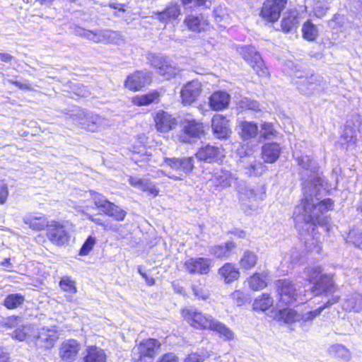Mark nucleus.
Returning <instances> with one entry per match:
<instances>
[{"instance_id":"7c9ffc66","label":"nucleus","mask_w":362,"mask_h":362,"mask_svg":"<svg viewBox=\"0 0 362 362\" xmlns=\"http://www.w3.org/2000/svg\"><path fill=\"white\" fill-rule=\"evenodd\" d=\"M298 314L296 310L284 308L279 310L275 314L274 318L277 321L286 324L293 323L297 321Z\"/></svg>"},{"instance_id":"58836bf2","label":"nucleus","mask_w":362,"mask_h":362,"mask_svg":"<svg viewBox=\"0 0 362 362\" xmlns=\"http://www.w3.org/2000/svg\"><path fill=\"white\" fill-rule=\"evenodd\" d=\"M185 23L190 30L198 33L204 30V26L206 25L203 18L194 16L186 17Z\"/></svg>"},{"instance_id":"680f3d73","label":"nucleus","mask_w":362,"mask_h":362,"mask_svg":"<svg viewBox=\"0 0 362 362\" xmlns=\"http://www.w3.org/2000/svg\"><path fill=\"white\" fill-rule=\"evenodd\" d=\"M12 56L7 53H1L0 52V61L4 62H8L11 60Z\"/></svg>"},{"instance_id":"393cba45","label":"nucleus","mask_w":362,"mask_h":362,"mask_svg":"<svg viewBox=\"0 0 362 362\" xmlns=\"http://www.w3.org/2000/svg\"><path fill=\"white\" fill-rule=\"evenodd\" d=\"M230 95L224 91H216L209 98V105L215 110H222L228 107Z\"/></svg>"},{"instance_id":"e433bc0d","label":"nucleus","mask_w":362,"mask_h":362,"mask_svg":"<svg viewBox=\"0 0 362 362\" xmlns=\"http://www.w3.org/2000/svg\"><path fill=\"white\" fill-rule=\"evenodd\" d=\"M250 66L259 76H264L268 74L267 69L261 57L257 53H255L253 56L250 55Z\"/></svg>"},{"instance_id":"864d4df0","label":"nucleus","mask_w":362,"mask_h":362,"mask_svg":"<svg viewBox=\"0 0 362 362\" xmlns=\"http://www.w3.org/2000/svg\"><path fill=\"white\" fill-rule=\"evenodd\" d=\"M322 312V310L320 308V307L317 308V309H315L314 310H310L305 314V321H312L316 317L319 316Z\"/></svg>"},{"instance_id":"20e7f679","label":"nucleus","mask_w":362,"mask_h":362,"mask_svg":"<svg viewBox=\"0 0 362 362\" xmlns=\"http://www.w3.org/2000/svg\"><path fill=\"white\" fill-rule=\"evenodd\" d=\"M76 33L95 43L120 45L124 41L120 33L110 30H96L92 31L78 28L76 30Z\"/></svg>"},{"instance_id":"09e8293b","label":"nucleus","mask_w":362,"mask_h":362,"mask_svg":"<svg viewBox=\"0 0 362 362\" xmlns=\"http://www.w3.org/2000/svg\"><path fill=\"white\" fill-rule=\"evenodd\" d=\"M179 358L175 354L169 352L160 356L156 362H178Z\"/></svg>"},{"instance_id":"7ed1b4c3","label":"nucleus","mask_w":362,"mask_h":362,"mask_svg":"<svg viewBox=\"0 0 362 362\" xmlns=\"http://www.w3.org/2000/svg\"><path fill=\"white\" fill-rule=\"evenodd\" d=\"M164 162L170 167L167 177L174 180H183L194 168L193 157L165 158Z\"/></svg>"},{"instance_id":"9d476101","label":"nucleus","mask_w":362,"mask_h":362,"mask_svg":"<svg viewBox=\"0 0 362 362\" xmlns=\"http://www.w3.org/2000/svg\"><path fill=\"white\" fill-rule=\"evenodd\" d=\"M288 0H265L260 10V16L269 23L277 22L286 8Z\"/></svg>"},{"instance_id":"49530a36","label":"nucleus","mask_w":362,"mask_h":362,"mask_svg":"<svg viewBox=\"0 0 362 362\" xmlns=\"http://www.w3.org/2000/svg\"><path fill=\"white\" fill-rule=\"evenodd\" d=\"M95 242V238L94 237L89 236L82 245L79 252V255L82 256L88 255V252L93 249Z\"/></svg>"},{"instance_id":"6e6d98bb","label":"nucleus","mask_w":362,"mask_h":362,"mask_svg":"<svg viewBox=\"0 0 362 362\" xmlns=\"http://www.w3.org/2000/svg\"><path fill=\"white\" fill-rule=\"evenodd\" d=\"M340 297L339 296H332L331 298L328 299L323 305H322L320 308L323 311L325 308L337 303L339 301Z\"/></svg>"},{"instance_id":"412c9836","label":"nucleus","mask_w":362,"mask_h":362,"mask_svg":"<svg viewBox=\"0 0 362 362\" xmlns=\"http://www.w3.org/2000/svg\"><path fill=\"white\" fill-rule=\"evenodd\" d=\"M211 127L218 139H226L230 134L228 120L221 115H215L213 117Z\"/></svg>"},{"instance_id":"0eeeda50","label":"nucleus","mask_w":362,"mask_h":362,"mask_svg":"<svg viewBox=\"0 0 362 362\" xmlns=\"http://www.w3.org/2000/svg\"><path fill=\"white\" fill-rule=\"evenodd\" d=\"M181 315L190 326L196 329H209L214 317L193 307L185 308Z\"/></svg>"},{"instance_id":"423d86ee","label":"nucleus","mask_w":362,"mask_h":362,"mask_svg":"<svg viewBox=\"0 0 362 362\" xmlns=\"http://www.w3.org/2000/svg\"><path fill=\"white\" fill-rule=\"evenodd\" d=\"M73 120L81 126L82 129L92 132H97L101 128L110 125L109 121L98 115L86 114L83 110H78L73 115Z\"/></svg>"},{"instance_id":"e2e57ef3","label":"nucleus","mask_w":362,"mask_h":362,"mask_svg":"<svg viewBox=\"0 0 362 362\" xmlns=\"http://www.w3.org/2000/svg\"><path fill=\"white\" fill-rule=\"evenodd\" d=\"M240 264L243 267H244L246 269L249 268V258L246 255L241 259Z\"/></svg>"},{"instance_id":"0e129e2a","label":"nucleus","mask_w":362,"mask_h":362,"mask_svg":"<svg viewBox=\"0 0 362 362\" xmlns=\"http://www.w3.org/2000/svg\"><path fill=\"white\" fill-rule=\"evenodd\" d=\"M193 5L194 6H207L206 0H194Z\"/></svg>"},{"instance_id":"ddd939ff","label":"nucleus","mask_w":362,"mask_h":362,"mask_svg":"<svg viewBox=\"0 0 362 362\" xmlns=\"http://www.w3.org/2000/svg\"><path fill=\"white\" fill-rule=\"evenodd\" d=\"M337 287L331 276L321 274L313 283L312 291L316 292L317 295H328L334 293Z\"/></svg>"},{"instance_id":"052dcab7","label":"nucleus","mask_w":362,"mask_h":362,"mask_svg":"<svg viewBox=\"0 0 362 362\" xmlns=\"http://www.w3.org/2000/svg\"><path fill=\"white\" fill-rule=\"evenodd\" d=\"M88 219L91 221L94 222L97 225L102 226L104 229L107 228V224H105L103 221L99 218H94L93 216H89Z\"/></svg>"},{"instance_id":"4468645a","label":"nucleus","mask_w":362,"mask_h":362,"mask_svg":"<svg viewBox=\"0 0 362 362\" xmlns=\"http://www.w3.org/2000/svg\"><path fill=\"white\" fill-rule=\"evenodd\" d=\"M202 84L197 80L188 82L181 90L180 95L184 105H191L199 96Z\"/></svg>"},{"instance_id":"9b49d317","label":"nucleus","mask_w":362,"mask_h":362,"mask_svg":"<svg viewBox=\"0 0 362 362\" xmlns=\"http://www.w3.org/2000/svg\"><path fill=\"white\" fill-rule=\"evenodd\" d=\"M49 240L55 245H63L68 243L69 235L64 226L56 221H52L47 228V232Z\"/></svg>"},{"instance_id":"de8ad7c7","label":"nucleus","mask_w":362,"mask_h":362,"mask_svg":"<svg viewBox=\"0 0 362 362\" xmlns=\"http://www.w3.org/2000/svg\"><path fill=\"white\" fill-rule=\"evenodd\" d=\"M194 296L202 300H206L209 298L210 293L205 286H192Z\"/></svg>"},{"instance_id":"ea45409f","label":"nucleus","mask_w":362,"mask_h":362,"mask_svg":"<svg viewBox=\"0 0 362 362\" xmlns=\"http://www.w3.org/2000/svg\"><path fill=\"white\" fill-rule=\"evenodd\" d=\"M159 94L157 92L150 93L148 94L136 95L132 98V103L139 106L148 105L151 103L157 101Z\"/></svg>"},{"instance_id":"69168bd1","label":"nucleus","mask_w":362,"mask_h":362,"mask_svg":"<svg viewBox=\"0 0 362 362\" xmlns=\"http://www.w3.org/2000/svg\"><path fill=\"white\" fill-rule=\"evenodd\" d=\"M247 189H245L243 192V191H241L240 187L238 188V192L240 194V199H241L243 201L247 199Z\"/></svg>"},{"instance_id":"4d7b16f0","label":"nucleus","mask_w":362,"mask_h":362,"mask_svg":"<svg viewBox=\"0 0 362 362\" xmlns=\"http://www.w3.org/2000/svg\"><path fill=\"white\" fill-rule=\"evenodd\" d=\"M12 83L22 90H32L30 85L28 81H12Z\"/></svg>"},{"instance_id":"f03ea898","label":"nucleus","mask_w":362,"mask_h":362,"mask_svg":"<svg viewBox=\"0 0 362 362\" xmlns=\"http://www.w3.org/2000/svg\"><path fill=\"white\" fill-rule=\"evenodd\" d=\"M162 343L156 339H143L132 351V358L134 362H153L158 354Z\"/></svg>"},{"instance_id":"2eb2a0df","label":"nucleus","mask_w":362,"mask_h":362,"mask_svg":"<svg viewBox=\"0 0 362 362\" xmlns=\"http://www.w3.org/2000/svg\"><path fill=\"white\" fill-rule=\"evenodd\" d=\"M211 262L208 258H190L185 261L184 267L190 274H206L210 270Z\"/></svg>"},{"instance_id":"774afa93","label":"nucleus","mask_w":362,"mask_h":362,"mask_svg":"<svg viewBox=\"0 0 362 362\" xmlns=\"http://www.w3.org/2000/svg\"><path fill=\"white\" fill-rule=\"evenodd\" d=\"M167 173H168V172H167V173H165V172H164V171H163V170H158V171L156 173V174L152 175L151 176H152L153 177H154V178H160V177H163V176H167V175H166V174H167Z\"/></svg>"},{"instance_id":"39448f33","label":"nucleus","mask_w":362,"mask_h":362,"mask_svg":"<svg viewBox=\"0 0 362 362\" xmlns=\"http://www.w3.org/2000/svg\"><path fill=\"white\" fill-rule=\"evenodd\" d=\"M275 286L279 301L283 305L288 306L298 300L299 293L293 280L280 279L275 281Z\"/></svg>"},{"instance_id":"6ab92c4d","label":"nucleus","mask_w":362,"mask_h":362,"mask_svg":"<svg viewBox=\"0 0 362 362\" xmlns=\"http://www.w3.org/2000/svg\"><path fill=\"white\" fill-rule=\"evenodd\" d=\"M59 338L57 332L54 328L42 327L38 330L36 344L45 349L52 348Z\"/></svg>"},{"instance_id":"1a4fd4ad","label":"nucleus","mask_w":362,"mask_h":362,"mask_svg":"<svg viewBox=\"0 0 362 362\" xmlns=\"http://www.w3.org/2000/svg\"><path fill=\"white\" fill-rule=\"evenodd\" d=\"M92 196L95 205L105 215L112 217L117 221L124 220L127 215L126 211L123 210L112 202H110L104 196L99 193L94 192Z\"/></svg>"},{"instance_id":"a211bd4d","label":"nucleus","mask_w":362,"mask_h":362,"mask_svg":"<svg viewBox=\"0 0 362 362\" xmlns=\"http://www.w3.org/2000/svg\"><path fill=\"white\" fill-rule=\"evenodd\" d=\"M6 325L10 327H16L12 333V337L18 341L25 340L27 335L31 332L30 326L23 323L22 319L19 317L11 316L8 317Z\"/></svg>"},{"instance_id":"dca6fc26","label":"nucleus","mask_w":362,"mask_h":362,"mask_svg":"<svg viewBox=\"0 0 362 362\" xmlns=\"http://www.w3.org/2000/svg\"><path fill=\"white\" fill-rule=\"evenodd\" d=\"M150 82L151 73L149 71H138L127 77L124 86L131 90H138Z\"/></svg>"},{"instance_id":"3c124183","label":"nucleus","mask_w":362,"mask_h":362,"mask_svg":"<svg viewBox=\"0 0 362 362\" xmlns=\"http://www.w3.org/2000/svg\"><path fill=\"white\" fill-rule=\"evenodd\" d=\"M230 298L234 301V303L238 306L244 303L245 298L243 293L240 291H235V292L231 293Z\"/></svg>"},{"instance_id":"a878e982","label":"nucleus","mask_w":362,"mask_h":362,"mask_svg":"<svg viewBox=\"0 0 362 362\" xmlns=\"http://www.w3.org/2000/svg\"><path fill=\"white\" fill-rule=\"evenodd\" d=\"M83 354V362H106L104 350L96 346H88Z\"/></svg>"},{"instance_id":"cd10ccee","label":"nucleus","mask_w":362,"mask_h":362,"mask_svg":"<svg viewBox=\"0 0 362 362\" xmlns=\"http://www.w3.org/2000/svg\"><path fill=\"white\" fill-rule=\"evenodd\" d=\"M184 133L189 137H199L204 134L203 124L194 119L186 120L183 122Z\"/></svg>"},{"instance_id":"5701e85b","label":"nucleus","mask_w":362,"mask_h":362,"mask_svg":"<svg viewBox=\"0 0 362 362\" xmlns=\"http://www.w3.org/2000/svg\"><path fill=\"white\" fill-rule=\"evenodd\" d=\"M276 132L272 123L264 122L261 125V129L258 131V127L256 124L250 122V137H257L261 140H267L274 137Z\"/></svg>"},{"instance_id":"c756f323","label":"nucleus","mask_w":362,"mask_h":362,"mask_svg":"<svg viewBox=\"0 0 362 362\" xmlns=\"http://www.w3.org/2000/svg\"><path fill=\"white\" fill-rule=\"evenodd\" d=\"M274 305V299L271 294L264 293L255 299L252 309L256 311H266Z\"/></svg>"},{"instance_id":"c85d7f7f","label":"nucleus","mask_w":362,"mask_h":362,"mask_svg":"<svg viewBox=\"0 0 362 362\" xmlns=\"http://www.w3.org/2000/svg\"><path fill=\"white\" fill-rule=\"evenodd\" d=\"M156 14L158 16L156 18L162 22L175 20L181 14L180 7L177 4H171L163 11L158 12Z\"/></svg>"},{"instance_id":"f3484780","label":"nucleus","mask_w":362,"mask_h":362,"mask_svg":"<svg viewBox=\"0 0 362 362\" xmlns=\"http://www.w3.org/2000/svg\"><path fill=\"white\" fill-rule=\"evenodd\" d=\"M154 121L156 129L161 133L168 132L177 125L176 119L172 115L163 110L156 112Z\"/></svg>"},{"instance_id":"4be33fe9","label":"nucleus","mask_w":362,"mask_h":362,"mask_svg":"<svg viewBox=\"0 0 362 362\" xmlns=\"http://www.w3.org/2000/svg\"><path fill=\"white\" fill-rule=\"evenodd\" d=\"M129 182L132 187L147 192L153 197H156L158 194V189L148 179L141 178L136 176H129Z\"/></svg>"},{"instance_id":"a18cd8bd","label":"nucleus","mask_w":362,"mask_h":362,"mask_svg":"<svg viewBox=\"0 0 362 362\" xmlns=\"http://www.w3.org/2000/svg\"><path fill=\"white\" fill-rule=\"evenodd\" d=\"M350 241L356 246L362 250V232L352 230L348 235Z\"/></svg>"},{"instance_id":"5fc2aeb1","label":"nucleus","mask_w":362,"mask_h":362,"mask_svg":"<svg viewBox=\"0 0 362 362\" xmlns=\"http://www.w3.org/2000/svg\"><path fill=\"white\" fill-rule=\"evenodd\" d=\"M8 196V187L6 185H3L0 187V204H4L7 199Z\"/></svg>"},{"instance_id":"6e6552de","label":"nucleus","mask_w":362,"mask_h":362,"mask_svg":"<svg viewBox=\"0 0 362 362\" xmlns=\"http://www.w3.org/2000/svg\"><path fill=\"white\" fill-rule=\"evenodd\" d=\"M148 59L151 65L157 69L158 74L166 79L174 77L180 72L175 64L163 55L149 54Z\"/></svg>"},{"instance_id":"c9c22d12","label":"nucleus","mask_w":362,"mask_h":362,"mask_svg":"<svg viewBox=\"0 0 362 362\" xmlns=\"http://www.w3.org/2000/svg\"><path fill=\"white\" fill-rule=\"evenodd\" d=\"M329 354L332 356L344 361H349L351 358V352L349 349L342 344H336L329 349Z\"/></svg>"},{"instance_id":"a19ab883","label":"nucleus","mask_w":362,"mask_h":362,"mask_svg":"<svg viewBox=\"0 0 362 362\" xmlns=\"http://www.w3.org/2000/svg\"><path fill=\"white\" fill-rule=\"evenodd\" d=\"M298 25V18L296 15L290 13L284 17L281 22V28L284 33L291 32Z\"/></svg>"},{"instance_id":"2f4dec72","label":"nucleus","mask_w":362,"mask_h":362,"mask_svg":"<svg viewBox=\"0 0 362 362\" xmlns=\"http://www.w3.org/2000/svg\"><path fill=\"white\" fill-rule=\"evenodd\" d=\"M209 329L216 332L221 337L225 340H231L234 338L233 332L223 323L218 321L215 318L213 319Z\"/></svg>"},{"instance_id":"c03bdc74","label":"nucleus","mask_w":362,"mask_h":362,"mask_svg":"<svg viewBox=\"0 0 362 362\" xmlns=\"http://www.w3.org/2000/svg\"><path fill=\"white\" fill-rule=\"evenodd\" d=\"M234 247L232 243H227L224 245H217L211 249V253L218 258L228 257L230 251Z\"/></svg>"},{"instance_id":"338daca9","label":"nucleus","mask_w":362,"mask_h":362,"mask_svg":"<svg viewBox=\"0 0 362 362\" xmlns=\"http://www.w3.org/2000/svg\"><path fill=\"white\" fill-rule=\"evenodd\" d=\"M9 356L7 354L0 352V362H8Z\"/></svg>"},{"instance_id":"72a5a7b5","label":"nucleus","mask_w":362,"mask_h":362,"mask_svg":"<svg viewBox=\"0 0 362 362\" xmlns=\"http://www.w3.org/2000/svg\"><path fill=\"white\" fill-rule=\"evenodd\" d=\"M23 221L26 225L35 230H43L46 226L48 228L49 223L45 216H28L23 218Z\"/></svg>"},{"instance_id":"603ef678","label":"nucleus","mask_w":362,"mask_h":362,"mask_svg":"<svg viewBox=\"0 0 362 362\" xmlns=\"http://www.w3.org/2000/svg\"><path fill=\"white\" fill-rule=\"evenodd\" d=\"M74 89L75 94L78 96L84 98L89 95V92L86 88L80 83L75 84Z\"/></svg>"},{"instance_id":"f8f14e48","label":"nucleus","mask_w":362,"mask_h":362,"mask_svg":"<svg viewBox=\"0 0 362 362\" xmlns=\"http://www.w3.org/2000/svg\"><path fill=\"white\" fill-rule=\"evenodd\" d=\"M81 344L75 339H67L61 344L59 356L66 362L74 361L81 350Z\"/></svg>"},{"instance_id":"8fccbe9b","label":"nucleus","mask_w":362,"mask_h":362,"mask_svg":"<svg viewBox=\"0 0 362 362\" xmlns=\"http://www.w3.org/2000/svg\"><path fill=\"white\" fill-rule=\"evenodd\" d=\"M239 134L244 140L249 139V122H242L239 126Z\"/></svg>"},{"instance_id":"37998d69","label":"nucleus","mask_w":362,"mask_h":362,"mask_svg":"<svg viewBox=\"0 0 362 362\" xmlns=\"http://www.w3.org/2000/svg\"><path fill=\"white\" fill-rule=\"evenodd\" d=\"M59 285L64 292L69 293H76L77 292L76 281L71 276H64L62 277Z\"/></svg>"},{"instance_id":"bf43d9fd","label":"nucleus","mask_w":362,"mask_h":362,"mask_svg":"<svg viewBox=\"0 0 362 362\" xmlns=\"http://www.w3.org/2000/svg\"><path fill=\"white\" fill-rule=\"evenodd\" d=\"M185 362H201V358L197 354H191L185 358Z\"/></svg>"},{"instance_id":"79ce46f5","label":"nucleus","mask_w":362,"mask_h":362,"mask_svg":"<svg viewBox=\"0 0 362 362\" xmlns=\"http://www.w3.org/2000/svg\"><path fill=\"white\" fill-rule=\"evenodd\" d=\"M267 281L266 275L255 273L250 276V288L255 291L262 290L266 288Z\"/></svg>"},{"instance_id":"aec40b11","label":"nucleus","mask_w":362,"mask_h":362,"mask_svg":"<svg viewBox=\"0 0 362 362\" xmlns=\"http://www.w3.org/2000/svg\"><path fill=\"white\" fill-rule=\"evenodd\" d=\"M223 156L221 148L211 145L201 147L196 153V157L202 161L206 163L218 162Z\"/></svg>"},{"instance_id":"13d9d810","label":"nucleus","mask_w":362,"mask_h":362,"mask_svg":"<svg viewBox=\"0 0 362 362\" xmlns=\"http://www.w3.org/2000/svg\"><path fill=\"white\" fill-rule=\"evenodd\" d=\"M139 273L145 279L146 284L149 286H152L155 283V280L153 277L148 276L147 274L143 272L140 267L138 268Z\"/></svg>"},{"instance_id":"bb28decb","label":"nucleus","mask_w":362,"mask_h":362,"mask_svg":"<svg viewBox=\"0 0 362 362\" xmlns=\"http://www.w3.org/2000/svg\"><path fill=\"white\" fill-rule=\"evenodd\" d=\"M235 180V177L230 171L221 170L214 175L212 182L216 187L225 189L230 187Z\"/></svg>"},{"instance_id":"4c0bfd02","label":"nucleus","mask_w":362,"mask_h":362,"mask_svg":"<svg viewBox=\"0 0 362 362\" xmlns=\"http://www.w3.org/2000/svg\"><path fill=\"white\" fill-rule=\"evenodd\" d=\"M24 301L25 296L21 293H11L5 298L4 305L8 309H15L21 306Z\"/></svg>"},{"instance_id":"473e14b6","label":"nucleus","mask_w":362,"mask_h":362,"mask_svg":"<svg viewBox=\"0 0 362 362\" xmlns=\"http://www.w3.org/2000/svg\"><path fill=\"white\" fill-rule=\"evenodd\" d=\"M218 274L226 283L236 280L240 274L238 270L230 263H226L220 268Z\"/></svg>"},{"instance_id":"f257e3e1","label":"nucleus","mask_w":362,"mask_h":362,"mask_svg":"<svg viewBox=\"0 0 362 362\" xmlns=\"http://www.w3.org/2000/svg\"><path fill=\"white\" fill-rule=\"evenodd\" d=\"M334 208V202L331 198L319 200L312 194H307L300 199L299 204L296 206L298 212L294 213L293 217L300 215L303 223L310 226L311 233H315L318 226L329 231L330 218L322 214Z\"/></svg>"},{"instance_id":"b1692460","label":"nucleus","mask_w":362,"mask_h":362,"mask_svg":"<svg viewBox=\"0 0 362 362\" xmlns=\"http://www.w3.org/2000/svg\"><path fill=\"white\" fill-rule=\"evenodd\" d=\"M281 148L277 143L269 142L262 146L261 155L265 163H274L279 158Z\"/></svg>"},{"instance_id":"f704fd0d","label":"nucleus","mask_w":362,"mask_h":362,"mask_svg":"<svg viewBox=\"0 0 362 362\" xmlns=\"http://www.w3.org/2000/svg\"><path fill=\"white\" fill-rule=\"evenodd\" d=\"M318 35V30L311 20H307L302 26V36L307 41H314Z\"/></svg>"}]
</instances>
